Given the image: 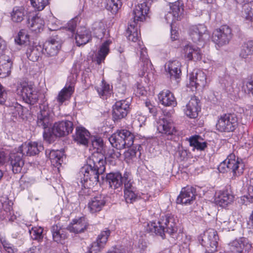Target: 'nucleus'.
Listing matches in <instances>:
<instances>
[{
    "mask_svg": "<svg viewBox=\"0 0 253 253\" xmlns=\"http://www.w3.org/2000/svg\"><path fill=\"white\" fill-rule=\"evenodd\" d=\"M201 139V137L199 135L192 136L188 139V141L191 146L194 147L197 144L198 141Z\"/></svg>",
    "mask_w": 253,
    "mask_h": 253,
    "instance_id": "60",
    "label": "nucleus"
},
{
    "mask_svg": "<svg viewBox=\"0 0 253 253\" xmlns=\"http://www.w3.org/2000/svg\"><path fill=\"white\" fill-rule=\"evenodd\" d=\"M32 6L38 11L44 9L49 3V0H31Z\"/></svg>",
    "mask_w": 253,
    "mask_h": 253,
    "instance_id": "49",
    "label": "nucleus"
},
{
    "mask_svg": "<svg viewBox=\"0 0 253 253\" xmlns=\"http://www.w3.org/2000/svg\"><path fill=\"white\" fill-rule=\"evenodd\" d=\"M43 54L42 47L39 44L30 46L27 50L26 54L28 58L33 61H37Z\"/></svg>",
    "mask_w": 253,
    "mask_h": 253,
    "instance_id": "33",
    "label": "nucleus"
},
{
    "mask_svg": "<svg viewBox=\"0 0 253 253\" xmlns=\"http://www.w3.org/2000/svg\"><path fill=\"white\" fill-rule=\"evenodd\" d=\"M243 87L245 92L253 95V80L252 79L245 80Z\"/></svg>",
    "mask_w": 253,
    "mask_h": 253,
    "instance_id": "52",
    "label": "nucleus"
},
{
    "mask_svg": "<svg viewBox=\"0 0 253 253\" xmlns=\"http://www.w3.org/2000/svg\"><path fill=\"white\" fill-rule=\"evenodd\" d=\"M124 198L127 203L131 204L135 202L138 199L137 189L124 192Z\"/></svg>",
    "mask_w": 253,
    "mask_h": 253,
    "instance_id": "47",
    "label": "nucleus"
},
{
    "mask_svg": "<svg viewBox=\"0 0 253 253\" xmlns=\"http://www.w3.org/2000/svg\"><path fill=\"white\" fill-rule=\"evenodd\" d=\"M207 146V145L206 142L200 141L199 140L197 144H196L194 148L199 150H204Z\"/></svg>",
    "mask_w": 253,
    "mask_h": 253,
    "instance_id": "61",
    "label": "nucleus"
},
{
    "mask_svg": "<svg viewBox=\"0 0 253 253\" xmlns=\"http://www.w3.org/2000/svg\"><path fill=\"white\" fill-rule=\"evenodd\" d=\"M105 160L103 155H91L87 160L86 164L82 168L80 173L81 182L84 187L96 184L99 176L105 170Z\"/></svg>",
    "mask_w": 253,
    "mask_h": 253,
    "instance_id": "1",
    "label": "nucleus"
},
{
    "mask_svg": "<svg viewBox=\"0 0 253 253\" xmlns=\"http://www.w3.org/2000/svg\"><path fill=\"white\" fill-rule=\"evenodd\" d=\"M141 43H142V42L139 41L138 45L140 48V64L142 68V72L140 75L143 76L145 72H147L151 68L152 63L148 57L147 49L146 47H143Z\"/></svg>",
    "mask_w": 253,
    "mask_h": 253,
    "instance_id": "27",
    "label": "nucleus"
},
{
    "mask_svg": "<svg viewBox=\"0 0 253 253\" xmlns=\"http://www.w3.org/2000/svg\"><path fill=\"white\" fill-rule=\"evenodd\" d=\"M40 253L39 248H38L37 247H33L30 248L25 253Z\"/></svg>",
    "mask_w": 253,
    "mask_h": 253,
    "instance_id": "64",
    "label": "nucleus"
},
{
    "mask_svg": "<svg viewBox=\"0 0 253 253\" xmlns=\"http://www.w3.org/2000/svg\"><path fill=\"white\" fill-rule=\"evenodd\" d=\"M96 89L99 95L103 99H107L111 93L110 85L105 83L104 80L101 82L100 86L96 87Z\"/></svg>",
    "mask_w": 253,
    "mask_h": 253,
    "instance_id": "42",
    "label": "nucleus"
},
{
    "mask_svg": "<svg viewBox=\"0 0 253 253\" xmlns=\"http://www.w3.org/2000/svg\"><path fill=\"white\" fill-rule=\"evenodd\" d=\"M2 204V209L5 213L13 210L12 205L13 203L8 200V198H5V200L1 202Z\"/></svg>",
    "mask_w": 253,
    "mask_h": 253,
    "instance_id": "54",
    "label": "nucleus"
},
{
    "mask_svg": "<svg viewBox=\"0 0 253 253\" xmlns=\"http://www.w3.org/2000/svg\"><path fill=\"white\" fill-rule=\"evenodd\" d=\"M7 98V92L0 83V105H3Z\"/></svg>",
    "mask_w": 253,
    "mask_h": 253,
    "instance_id": "56",
    "label": "nucleus"
},
{
    "mask_svg": "<svg viewBox=\"0 0 253 253\" xmlns=\"http://www.w3.org/2000/svg\"><path fill=\"white\" fill-rule=\"evenodd\" d=\"M238 119L234 113H227L220 115L216 124L217 130L221 132H233L238 127Z\"/></svg>",
    "mask_w": 253,
    "mask_h": 253,
    "instance_id": "7",
    "label": "nucleus"
},
{
    "mask_svg": "<svg viewBox=\"0 0 253 253\" xmlns=\"http://www.w3.org/2000/svg\"><path fill=\"white\" fill-rule=\"evenodd\" d=\"M91 39V36L90 31L85 28H83L80 31H78L75 37L78 46L85 44Z\"/></svg>",
    "mask_w": 253,
    "mask_h": 253,
    "instance_id": "35",
    "label": "nucleus"
},
{
    "mask_svg": "<svg viewBox=\"0 0 253 253\" xmlns=\"http://www.w3.org/2000/svg\"><path fill=\"white\" fill-rule=\"evenodd\" d=\"M251 186L249 188V194L244 196L250 202L253 203V178L251 180Z\"/></svg>",
    "mask_w": 253,
    "mask_h": 253,
    "instance_id": "59",
    "label": "nucleus"
},
{
    "mask_svg": "<svg viewBox=\"0 0 253 253\" xmlns=\"http://www.w3.org/2000/svg\"><path fill=\"white\" fill-rule=\"evenodd\" d=\"M51 231L53 240L57 243H62V241L67 237L66 231L57 225L52 226Z\"/></svg>",
    "mask_w": 253,
    "mask_h": 253,
    "instance_id": "37",
    "label": "nucleus"
},
{
    "mask_svg": "<svg viewBox=\"0 0 253 253\" xmlns=\"http://www.w3.org/2000/svg\"><path fill=\"white\" fill-rule=\"evenodd\" d=\"M12 66V62L8 57L0 56V75L1 78L6 77L10 74Z\"/></svg>",
    "mask_w": 253,
    "mask_h": 253,
    "instance_id": "32",
    "label": "nucleus"
},
{
    "mask_svg": "<svg viewBox=\"0 0 253 253\" xmlns=\"http://www.w3.org/2000/svg\"><path fill=\"white\" fill-rule=\"evenodd\" d=\"M178 219L173 214H168L162 216L157 223H148L146 230L148 232L154 233L164 239L165 234L173 236L177 231Z\"/></svg>",
    "mask_w": 253,
    "mask_h": 253,
    "instance_id": "2",
    "label": "nucleus"
},
{
    "mask_svg": "<svg viewBox=\"0 0 253 253\" xmlns=\"http://www.w3.org/2000/svg\"><path fill=\"white\" fill-rule=\"evenodd\" d=\"M232 37L231 28L227 25H223L214 31L212 41L219 46H222L229 42Z\"/></svg>",
    "mask_w": 253,
    "mask_h": 253,
    "instance_id": "10",
    "label": "nucleus"
},
{
    "mask_svg": "<svg viewBox=\"0 0 253 253\" xmlns=\"http://www.w3.org/2000/svg\"><path fill=\"white\" fill-rule=\"evenodd\" d=\"M76 26V21L74 20H72L67 23V26L64 27V29H65L66 31L69 32V36L72 37L74 34Z\"/></svg>",
    "mask_w": 253,
    "mask_h": 253,
    "instance_id": "53",
    "label": "nucleus"
},
{
    "mask_svg": "<svg viewBox=\"0 0 253 253\" xmlns=\"http://www.w3.org/2000/svg\"><path fill=\"white\" fill-rule=\"evenodd\" d=\"M106 200L105 197L98 195L92 198L88 203L89 211L92 213H96L101 211L105 205Z\"/></svg>",
    "mask_w": 253,
    "mask_h": 253,
    "instance_id": "28",
    "label": "nucleus"
},
{
    "mask_svg": "<svg viewBox=\"0 0 253 253\" xmlns=\"http://www.w3.org/2000/svg\"><path fill=\"white\" fill-rule=\"evenodd\" d=\"M123 182L124 183V192L136 189V188L133 185V182L131 179L129 173H125L124 174Z\"/></svg>",
    "mask_w": 253,
    "mask_h": 253,
    "instance_id": "46",
    "label": "nucleus"
},
{
    "mask_svg": "<svg viewBox=\"0 0 253 253\" xmlns=\"http://www.w3.org/2000/svg\"><path fill=\"white\" fill-rule=\"evenodd\" d=\"M72 136L74 140L78 144L85 146H88L89 139L90 138V133L84 127L77 126L76 128V132Z\"/></svg>",
    "mask_w": 253,
    "mask_h": 253,
    "instance_id": "23",
    "label": "nucleus"
},
{
    "mask_svg": "<svg viewBox=\"0 0 253 253\" xmlns=\"http://www.w3.org/2000/svg\"><path fill=\"white\" fill-rule=\"evenodd\" d=\"M25 10L23 6H14L11 13V18L13 22L19 23L23 21L25 16Z\"/></svg>",
    "mask_w": 253,
    "mask_h": 253,
    "instance_id": "39",
    "label": "nucleus"
},
{
    "mask_svg": "<svg viewBox=\"0 0 253 253\" xmlns=\"http://www.w3.org/2000/svg\"><path fill=\"white\" fill-rule=\"evenodd\" d=\"M43 229L41 227H34L29 230V233L31 238L40 242L43 239Z\"/></svg>",
    "mask_w": 253,
    "mask_h": 253,
    "instance_id": "45",
    "label": "nucleus"
},
{
    "mask_svg": "<svg viewBox=\"0 0 253 253\" xmlns=\"http://www.w3.org/2000/svg\"><path fill=\"white\" fill-rule=\"evenodd\" d=\"M73 124L69 121H62L54 124L50 131L48 130L43 132V137L45 140L50 143L54 141L56 137L65 136L72 133L73 130Z\"/></svg>",
    "mask_w": 253,
    "mask_h": 253,
    "instance_id": "3",
    "label": "nucleus"
},
{
    "mask_svg": "<svg viewBox=\"0 0 253 253\" xmlns=\"http://www.w3.org/2000/svg\"><path fill=\"white\" fill-rule=\"evenodd\" d=\"M88 224L84 217H81L73 220L68 226V229L76 234L84 232L86 229Z\"/></svg>",
    "mask_w": 253,
    "mask_h": 253,
    "instance_id": "24",
    "label": "nucleus"
},
{
    "mask_svg": "<svg viewBox=\"0 0 253 253\" xmlns=\"http://www.w3.org/2000/svg\"><path fill=\"white\" fill-rule=\"evenodd\" d=\"M129 102L126 100L117 101L113 106L112 118L113 121H120L125 118L129 111Z\"/></svg>",
    "mask_w": 253,
    "mask_h": 253,
    "instance_id": "12",
    "label": "nucleus"
},
{
    "mask_svg": "<svg viewBox=\"0 0 253 253\" xmlns=\"http://www.w3.org/2000/svg\"><path fill=\"white\" fill-rule=\"evenodd\" d=\"M109 141L113 147L122 149L131 146L134 142V135L128 130L122 129L112 134Z\"/></svg>",
    "mask_w": 253,
    "mask_h": 253,
    "instance_id": "4",
    "label": "nucleus"
},
{
    "mask_svg": "<svg viewBox=\"0 0 253 253\" xmlns=\"http://www.w3.org/2000/svg\"><path fill=\"white\" fill-rule=\"evenodd\" d=\"M59 22L54 17L51 16L49 18L47 23L48 29L51 31H57L59 28Z\"/></svg>",
    "mask_w": 253,
    "mask_h": 253,
    "instance_id": "51",
    "label": "nucleus"
},
{
    "mask_svg": "<svg viewBox=\"0 0 253 253\" xmlns=\"http://www.w3.org/2000/svg\"><path fill=\"white\" fill-rule=\"evenodd\" d=\"M192 60L194 61L200 60L202 59V52L200 48L195 47L194 51H193Z\"/></svg>",
    "mask_w": 253,
    "mask_h": 253,
    "instance_id": "57",
    "label": "nucleus"
},
{
    "mask_svg": "<svg viewBox=\"0 0 253 253\" xmlns=\"http://www.w3.org/2000/svg\"><path fill=\"white\" fill-rule=\"evenodd\" d=\"M43 20L40 17H33L29 23L30 30L36 33H40L44 28Z\"/></svg>",
    "mask_w": 253,
    "mask_h": 253,
    "instance_id": "38",
    "label": "nucleus"
},
{
    "mask_svg": "<svg viewBox=\"0 0 253 253\" xmlns=\"http://www.w3.org/2000/svg\"><path fill=\"white\" fill-rule=\"evenodd\" d=\"M45 155L49 158L53 165L58 166L61 165L63 162L64 154L62 151L46 150Z\"/></svg>",
    "mask_w": 253,
    "mask_h": 253,
    "instance_id": "34",
    "label": "nucleus"
},
{
    "mask_svg": "<svg viewBox=\"0 0 253 253\" xmlns=\"http://www.w3.org/2000/svg\"><path fill=\"white\" fill-rule=\"evenodd\" d=\"M111 43V42L108 40L103 43L101 45L100 49L95 55V60L98 65L104 62L107 55L109 53V46Z\"/></svg>",
    "mask_w": 253,
    "mask_h": 253,
    "instance_id": "36",
    "label": "nucleus"
},
{
    "mask_svg": "<svg viewBox=\"0 0 253 253\" xmlns=\"http://www.w3.org/2000/svg\"><path fill=\"white\" fill-rule=\"evenodd\" d=\"M24 155L18 150L16 153H10L9 158V162L13 173H18L21 171L24 165V161L23 159Z\"/></svg>",
    "mask_w": 253,
    "mask_h": 253,
    "instance_id": "18",
    "label": "nucleus"
},
{
    "mask_svg": "<svg viewBox=\"0 0 253 253\" xmlns=\"http://www.w3.org/2000/svg\"><path fill=\"white\" fill-rule=\"evenodd\" d=\"M91 146L90 148H92L94 150L92 155L101 154L102 153L103 147V141L102 138L98 137H91L90 138Z\"/></svg>",
    "mask_w": 253,
    "mask_h": 253,
    "instance_id": "40",
    "label": "nucleus"
},
{
    "mask_svg": "<svg viewBox=\"0 0 253 253\" xmlns=\"http://www.w3.org/2000/svg\"><path fill=\"white\" fill-rule=\"evenodd\" d=\"M157 130L167 136L178 135L177 130L172 120L168 118H161L157 122Z\"/></svg>",
    "mask_w": 253,
    "mask_h": 253,
    "instance_id": "13",
    "label": "nucleus"
},
{
    "mask_svg": "<svg viewBox=\"0 0 253 253\" xmlns=\"http://www.w3.org/2000/svg\"><path fill=\"white\" fill-rule=\"evenodd\" d=\"M199 103L200 100L198 99L196 97H192L184 109L186 115L191 119L196 118L199 112L201 111Z\"/></svg>",
    "mask_w": 253,
    "mask_h": 253,
    "instance_id": "22",
    "label": "nucleus"
},
{
    "mask_svg": "<svg viewBox=\"0 0 253 253\" xmlns=\"http://www.w3.org/2000/svg\"><path fill=\"white\" fill-rule=\"evenodd\" d=\"M181 63L177 60H169L165 64V69L171 79H179L181 76Z\"/></svg>",
    "mask_w": 253,
    "mask_h": 253,
    "instance_id": "20",
    "label": "nucleus"
},
{
    "mask_svg": "<svg viewBox=\"0 0 253 253\" xmlns=\"http://www.w3.org/2000/svg\"><path fill=\"white\" fill-rule=\"evenodd\" d=\"M246 19L253 22V2L246 3L244 5Z\"/></svg>",
    "mask_w": 253,
    "mask_h": 253,
    "instance_id": "50",
    "label": "nucleus"
},
{
    "mask_svg": "<svg viewBox=\"0 0 253 253\" xmlns=\"http://www.w3.org/2000/svg\"><path fill=\"white\" fill-rule=\"evenodd\" d=\"M92 30L95 36L98 39H101L106 31V25L102 21L95 22L92 25Z\"/></svg>",
    "mask_w": 253,
    "mask_h": 253,
    "instance_id": "41",
    "label": "nucleus"
},
{
    "mask_svg": "<svg viewBox=\"0 0 253 253\" xmlns=\"http://www.w3.org/2000/svg\"><path fill=\"white\" fill-rule=\"evenodd\" d=\"M29 42V35L26 30L22 29L15 39V42L18 45L26 44Z\"/></svg>",
    "mask_w": 253,
    "mask_h": 253,
    "instance_id": "43",
    "label": "nucleus"
},
{
    "mask_svg": "<svg viewBox=\"0 0 253 253\" xmlns=\"http://www.w3.org/2000/svg\"><path fill=\"white\" fill-rule=\"evenodd\" d=\"M5 214L6 215L4 218H7L9 221H13L16 218V215L14 214L13 210L7 212Z\"/></svg>",
    "mask_w": 253,
    "mask_h": 253,
    "instance_id": "62",
    "label": "nucleus"
},
{
    "mask_svg": "<svg viewBox=\"0 0 253 253\" xmlns=\"http://www.w3.org/2000/svg\"><path fill=\"white\" fill-rule=\"evenodd\" d=\"M196 189L193 187L187 186L183 188L176 199L178 204H190L191 202L195 200L196 196Z\"/></svg>",
    "mask_w": 253,
    "mask_h": 253,
    "instance_id": "16",
    "label": "nucleus"
},
{
    "mask_svg": "<svg viewBox=\"0 0 253 253\" xmlns=\"http://www.w3.org/2000/svg\"><path fill=\"white\" fill-rule=\"evenodd\" d=\"M253 54V52L249 49H247V48H245V46L243 44L242 48L240 53V57L244 59H246L249 57V56Z\"/></svg>",
    "mask_w": 253,
    "mask_h": 253,
    "instance_id": "58",
    "label": "nucleus"
},
{
    "mask_svg": "<svg viewBox=\"0 0 253 253\" xmlns=\"http://www.w3.org/2000/svg\"><path fill=\"white\" fill-rule=\"evenodd\" d=\"M110 235V231L108 229L102 231L98 236L96 241L92 244L89 249L90 253H97L103 248Z\"/></svg>",
    "mask_w": 253,
    "mask_h": 253,
    "instance_id": "21",
    "label": "nucleus"
},
{
    "mask_svg": "<svg viewBox=\"0 0 253 253\" xmlns=\"http://www.w3.org/2000/svg\"><path fill=\"white\" fill-rule=\"evenodd\" d=\"M232 172V178H236L241 175L244 170L245 165L241 159L237 158L234 154H229L227 159L220 164L219 167V170L221 172L227 171L225 169V167Z\"/></svg>",
    "mask_w": 253,
    "mask_h": 253,
    "instance_id": "5",
    "label": "nucleus"
},
{
    "mask_svg": "<svg viewBox=\"0 0 253 253\" xmlns=\"http://www.w3.org/2000/svg\"><path fill=\"white\" fill-rule=\"evenodd\" d=\"M245 48L253 52V41H249L244 43Z\"/></svg>",
    "mask_w": 253,
    "mask_h": 253,
    "instance_id": "63",
    "label": "nucleus"
},
{
    "mask_svg": "<svg viewBox=\"0 0 253 253\" xmlns=\"http://www.w3.org/2000/svg\"><path fill=\"white\" fill-rule=\"evenodd\" d=\"M195 46L191 43H187L183 46V51L184 56L188 60H192L193 51H194Z\"/></svg>",
    "mask_w": 253,
    "mask_h": 253,
    "instance_id": "48",
    "label": "nucleus"
},
{
    "mask_svg": "<svg viewBox=\"0 0 253 253\" xmlns=\"http://www.w3.org/2000/svg\"><path fill=\"white\" fill-rule=\"evenodd\" d=\"M160 102L165 106H174L176 101L173 94L169 90H164L158 95Z\"/></svg>",
    "mask_w": 253,
    "mask_h": 253,
    "instance_id": "29",
    "label": "nucleus"
},
{
    "mask_svg": "<svg viewBox=\"0 0 253 253\" xmlns=\"http://www.w3.org/2000/svg\"><path fill=\"white\" fill-rule=\"evenodd\" d=\"M129 148L125 152L124 156L125 159L130 160L132 159L133 158L135 157L136 154V150L135 149H134L133 147H129Z\"/></svg>",
    "mask_w": 253,
    "mask_h": 253,
    "instance_id": "55",
    "label": "nucleus"
},
{
    "mask_svg": "<svg viewBox=\"0 0 253 253\" xmlns=\"http://www.w3.org/2000/svg\"><path fill=\"white\" fill-rule=\"evenodd\" d=\"M189 84L191 87L197 88L198 87H204L206 83V76L202 71L192 72L190 75Z\"/></svg>",
    "mask_w": 253,
    "mask_h": 253,
    "instance_id": "25",
    "label": "nucleus"
},
{
    "mask_svg": "<svg viewBox=\"0 0 253 253\" xmlns=\"http://www.w3.org/2000/svg\"><path fill=\"white\" fill-rule=\"evenodd\" d=\"M17 94L23 100L30 105L35 104L38 100V92L34 86L26 82H21L18 84Z\"/></svg>",
    "mask_w": 253,
    "mask_h": 253,
    "instance_id": "6",
    "label": "nucleus"
},
{
    "mask_svg": "<svg viewBox=\"0 0 253 253\" xmlns=\"http://www.w3.org/2000/svg\"><path fill=\"white\" fill-rule=\"evenodd\" d=\"M74 91L73 84H66L65 86L59 92L56 97V101L58 103V107L62 105L63 102L69 99Z\"/></svg>",
    "mask_w": 253,
    "mask_h": 253,
    "instance_id": "31",
    "label": "nucleus"
},
{
    "mask_svg": "<svg viewBox=\"0 0 253 253\" xmlns=\"http://www.w3.org/2000/svg\"><path fill=\"white\" fill-rule=\"evenodd\" d=\"M218 239L216 231L210 229L205 232L199 241L201 246L205 248V252L213 253L217 250Z\"/></svg>",
    "mask_w": 253,
    "mask_h": 253,
    "instance_id": "8",
    "label": "nucleus"
},
{
    "mask_svg": "<svg viewBox=\"0 0 253 253\" xmlns=\"http://www.w3.org/2000/svg\"><path fill=\"white\" fill-rule=\"evenodd\" d=\"M61 41L58 36L53 34L42 46L43 54L47 57L56 56L61 48Z\"/></svg>",
    "mask_w": 253,
    "mask_h": 253,
    "instance_id": "9",
    "label": "nucleus"
},
{
    "mask_svg": "<svg viewBox=\"0 0 253 253\" xmlns=\"http://www.w3.org/2000/svg\"><path fill=\"white\" fill-rule=\"evenodd\" d=\"M124 176L121 173L117 172H110L106 176V181L108 184L110 188L117 189L123 185Z\"/></svg>",
    "mask_w": 253,
    "mask_h": 253,
    "instance_id": "26",
    "label": "nucleus"
},
{
    "mask_svg": "<svg viewBox=\"0 0 253 253\" xmlns=\"http://www.w3.org/2000/svg\"><path fill=\"white\" fill-rule=\"evenodd\" d=\"M18 149L24 155L31 156L38 154L43 150V147L40 142H31L22 144Z\"/></svg>",
    "mask_w": 253,
    "mask_h": 253,
    "instance_id": "17",
    "label": "nucleus"
},
{
    "mask_svg": "<svg viewBox=\"0 0 253 253\" xmlns=\"http://www.w3.org/2000/svg\"><path fill=\"white\" fill-rule=\"evenodd\" d=\"M122 6L121 0H107L106 9L112 14H116Z\"/></svg>",
    "mask_w": 253,
    "mask_h": 253,
    "instance_id": "44",
    "label": "nucleus"
},
{
    "mask_svg": "<svg viewBox=\"0 0 253 253\" xmlns=\"http://www.w3.org/2000/svg\"><path fill=\"white\" fill-rule=\"evenodd\" d=\"M183 11V3L178 0L169 5V11L165 15V19L168 23L171 25L172 23L178 20Z\"/></svg>",
    "mask_w": 253,
    "mask_h": 253,
    "instance_id": "14",
    "label": "nucleus"
},
{
    "mask_svg": "<svg viewBox=\"0 0 253 253\" xmlns=\"http://www.w3.org/2000/svg\"><path fill=\"white\" fill-rule=\"evenodd\" d=\"M190 36L194 42L204 41L210 37L207 27L203 24L192 26L190 29Z\"/></svg>",
    "mask_w": 253,
    "mask_h": 253,
    "instance_id": "15",
    "label": "nucleus"
},
{
    "mask_svg": "<svg viewBox=\"0 0 253 253\" xmlns=\"http://www.w3.org/2000/svg\"><path fill=\"white\" fill-rule=\"evenodd\" d=\"M251 247L245 238H240L233 241L228 245L227 253H243Z\"/></svg>",
    "mask_w": 253,
    "mask_h": 253,
    "instance_id": "19",
    "label": "nucleus"
},
{
    "mask_svg": "<svg viewBox=\"0 0 253 253\" xmlns=\"http://www.w3.org/2000/svg\"><path fill=\"white\" fill-rule=\"evenodd\" d=\"M234 196L228 190L220 191L215 198V202L220 207H225L234 200Z\"/></svg>",
    "mask_w": 253,
    "mask_h": 253,
    "instance_id": "30",
    "label": "nucleus"
},
{
    "mask_svg": "<svg viewBox=\"0 0 253 253\" xmlns=\"http://www.w3.org/2000/svg\"><path fill=\"white\" fill-rule=\"evenodd\" d=\"M52 123L50 111L47 104L43 103L40 106V111L38 114L37 124L39 127L44 129V132L48 131V128Z\"/></svg>",
    "mask_w": 253,
    "mask_h": 253,
    "instance_id": "11",
    "label": "nucleus"
}]
</instances>
